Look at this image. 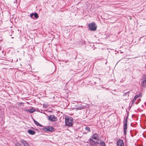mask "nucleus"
<instances>
[{"instance_id": "obj_10", "label": "nucleus", "mask_w": 146, "mask_h": 146, "mask_svg": "<svg viewBox=\"0 0 146 146\" xmlns=\"http://www.w3.org/2000/svg\"><path fill=\"white\" fill-rule=\"evenodd\" d=\"M84 108V107L82 106L81 104L78 105L77 106H76V109L77 110H81Z\"/></svg>"}, {"instance_id": "obj_15", "label": "nucleus", "mask_w": 146, "mask_h": 146, "mask_svg": "<svg viewBox=\"0 0 146 146\" xmlns=\"http://www.w3.org/2000/svg\"><path fill=\"white\" fill-rule=\"evenodd\" d=\"M135 96L136 97V98H138L141 97L142 96V95L141 94H139L136 95H135Z\"/></svg>"}, {"instance_id": "obj_11", "label": "nucleus", "mask_w": 146, "mask_h": 146, "mask_svg": "<svg viewBox=\"0 0 146 146\" xmlns=\"http://www.w3.org/2000/svg\"><path fill=\"white\" fill-rule=\"evenodd\" d=\"M117 146H124L123 141L121 140L120 141H119L117 144Z\"/></svg>"}, {"instance_id": "obj_18", "label": "nucleus", "mask_w": 146, "mask_h": 146, "mask_svg": "<svg viewBox=\"0 0 146 146\" xmlns=\"http://www.w3.org/2000/svg\"><path fill=\"white\" fill-rule=\"evenodd\" d=\"M85 129L88 131H90V129L89 127H85Z\"/></svg>"}, {"instance_id": "obj_6", "label": "nucleus", "mask_w": 146, "mask_h": 146, "mask_svg": "<svg viewBox=\"0 0 146 146\" xmlns=\"http://www.w3.org/2000/svg\"><path fill=\"white\" fill-rule=\"evenodd\" d=\"M142 82L141 84L142 86L144 88L146 87V75L143 76L142 79Z\"/></svg>"}, {"instance_id": "obj_20", "label": "nucleus", "mask_w": 146, "mask_h": 146, "mask_svg": "<svg viewBox=\"0 0 146 146\" xmlns=\"http://www.w3.org/2000/svg\"><path fill=\"white\" fill-rule=\"evenodd\" d=\"M33 14V13H32L30 15V17L32 19H34L33 17V16H34Z\"/></svg>"}, {"instance_id": "obj_9", "label": "nucleus", "mask_w": 146, "mask_h": 146, "mask_svg": "<svg viewBox=\"0 0 146 146\" xmlns=\"http://www.w3.org/2000/svg\"><path fill=\"white\" fill-rule=\"evenodd\" d=\"M27 131L30 134L32 135H34L35 133V132L32 130H28Z\"/></svg>"}, {"instance_id": "obj_25", "label": "nucleus", "mask_w": 146, "mask_h": 146, "mask_svg": "<svg viewBox=\"0 0 146 146\" xmlns=\"http://www.w3.org/2000/svg\"><path fill=\"white\" fill-rule=\"evenodd\" d=\"M18 145H20V143H18Z\"/></svg>"}, {"instance_id": "obj_16", "label": "nucleus", "mask_w": 146, "mask_h": 146, "mask_svg": "<svg viewBox=\"0 0 146 146\" xmlns=\"http://www.w3.org/2000/svg\"><path fill=\"white\" fill-rule=\"evenodd\" d=\"M137 98H136V97L135 96L133 99L132 100V103H134V102L135 101Z\"/></svg>"}, {"instance_id": "obj_13", "label": "nucleus", "mask_w": 146, "mask_h": 146, "mask_svg": "<svg viewBox=\"0 0 146 146\" xmlns=\"http://www.w3.org/2000/svg\"><path fill=\"white\" fill-rule=\"evenodd\" d=\"M98 135L96 133L93 134L92 137V138H93L94 139H97V137H98Z\"/></svg>"}, {"instance_id": "obj_17", "label": "nucleus", "mask_w": 146, "mask_h": 146, "mask_svg": "<svg viewBox=\"0 0 146 146\" xmlns=\"http://www.w3.org/2000/svg\"><path fill=\"white\" fill-rule=\"evenodd\" d=\"M35 111V109L32 108L30 110V113H33Z\"/></svg>"}, {"instance_id": "obj_21", "label": "nucleus", "mask_w": 146, "mask_h": 146, "mask_svg": "<svg viewBox=\"0 0 146 146\" xmlns=\"http://www.w3.org/2000/svg\"><path fill=\"white\" fill-rule=\"evenodd\" d=\"M25 111L27 112H29L30 113V110L26 109Z\"/></svg>"}, {"instance_id": "obj_23", "label": "nucleus", "mask_w": 146, "mask_h": 146, "mask_svg": "<svg viewBox=\"0 0 146 146\" xmlns=\"http://www.w3.org/2000/svg\"><path fill=\"white\" fill-rule=\"evenodd\" d=\"M23 103H22V102H21V103H19V106H21V105L22 104H23Z\"/></svg>"}, {"instance_id": "obj_24", "label": "nucleus", "mask_w": 146, "mask_h": 146, "mask_svg": "<svg viewBox=\"0 0 146 146\" xmlns=\"http://www.w3.org/2000/svg\"><path fill=\"white\" fill-rule=\"evenodd\" d=\"M97 139V142H99V141H100V139H99L98 138H97V139Z\"/></svg>"}, {"instance_id": "obj_2", "label": "nucleus", "mask_w": 146, "mask_h": 146, "mask_svg": "<svg viewBox=\"0 0 146 146\" xmlns=\"http://www.w3.org/2000/svg\"><path fill=\"white\" fill-rule=\"evenodd\" d=\"M127 117L124 120V122L123 123V131L125 135L126 134L127 130Z\"/></svg>"}, {"instance_id": "obj_8", "label": "nucleus", "mask_w": 146, "mask_h": 146, "mask_svg": "<svg viewBox=\"0 0 146 146\" xmlns=\"http://www.w3.org/2000/svg\"><path fill=\"white\" fill-rule=\"evenodd\" d=\"M96 143L100 144V146H106L105 143L102 140H100V141L96 142Z\"/></svg>"}, {"instance_id": "obj_26", "label": "nucleus", "mask_w": 146, "mask_h": 146, "mask_svg": "<svg viewBox=\"0 0 146 146\" xmlns=\"http://www.w3.org/2000/svg\"><path fill=\"white\" fill-rule=\"evenodd\" d=\"M45 107H46V108H47V106H45Z\"/></svg>"}, {"instance_id": "obj_4", "label": "nucleus", "mask_w": 146, "mask_h": 146, "mask_svg": "<svg viewBox=\"0 0 146 146\" xmlns=\"http://www.w3.org/2000/svg\"><path fill=\"white\" fill-rule=\"evenodd\" d=\"M88 27L91 31H94L96 30L97 29V27L94 23L89 24L88 25Z\"/></svg>"}, {"instance_id": "obj_5", "label": "nucleus", "mask_w": 146, "mask_h": 146, "mask_svg": "<svg viewBox=\"0 0 146 146\" xmlns=\"http://www.w3.org/2000/svg\"><path fill=\"white\" fill-rule=\"evenodd\" d=\"M48 119L51 121H56L57 120V118L53 115H51L48 117Z\"/></svg>"}, {"instance_id": "obj_14", "label": "nucleus", "mask_w": 146, "mask_h": 146, "mask_svg": "<svg viewBox=\"0 0 146 146\" xmlns=\"http://www.w3.org/2000/svg\"><path fill=\"white\" fill-rule=\"evenodd\" d=\"M34 17L36 19H37L38 17V16L37 13H34Z\"/></svg>"}, {"instance_id": "obj_19", "label": "nucleus", "mask_w": 146, "mask_h": 146, "mask_svg": "<svg viewBox=\"0 0 146 146\" xmlns=\"http://www.w3.org/2000/svg\"><path fill=\"white\" fill-rule=\"evenodd\" d=\"M129 92H127L125 93L124 94H123V96H125L127 95L128 96L129 95Z\"/></svg>"}, {"instance_id": "obj_1", "label": "nucleus", "mask_w": 146, "mask_h": 146, "mask_svg": "<svg viewBox=\"0 0 146 146\" xmlns=\"http://www.w3.org/2000/svg\"><path fill=\"white\" fill-rule=\"evenodd\" d=\"M73 122V119L71 117H68L67 118H65L66 125L69 127L72 126Z\"/></svg>"}, {"instance_id": "obj_7", "label": "nucleus", "mask_w": 146, "mask_h": 146, "mask_svg": "<svg viewBox=\"0 0 146 146\" xmlns=\"http://www.w3.org/2000/svg\"><path fill=\"white\" fill-rule=\"evenodd\" d=\"M20 142L22 143L24 146H30L29 143L26 141L24 140V139H21L20 140Z\"/></svg>"}, {"instance_id": "obj_22", "label": "nucleus", "mask_w": 146, "mask_h": 146, "mask_svg": "<svg viewBox=\"0 0 146 146\" xmlns=\"http://www.w3.org/2000/svg\"><path fill=\"white\" fill-rule=\"evenodd\" d=\"M90 141H93V142L95 144L96 143V142H95V141H93V140L92 139H90Z\"/></svg>"}, {"instance_id": "obj_12", "label": "nucleus", "mask_w": 146, "mask_h": 146, "mask_svg": "<svg viewBox=\"0 0 146 146\" xmlns=\"http://www.w3.org/2000/svg\"><path fill=\"white\" fill-rule=\"evenodd\" d=\"M33 121L35 123L37 126L40 127H43V126L41 124L38 123L37 121H36L35 119H34Z\"/></svg>"}, {"instance_id": "obj_3", "label": "nucleus", "mask_w": 146, "mask_h": 146, "mask_svg": "<svg viewBox=\"0 0 146 146\" xmlns=\"http://www.w3.org/2000/svg\"><path fill=\"white\" fill-rule=\"evenodd\" d=\"M43 131H45L53 132L54 131V129L51 126L45 127L42 129Z\"/></svg>"}]
</instances>
